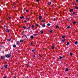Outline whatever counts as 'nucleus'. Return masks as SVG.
Wrapping results in <instances>:
<instances>
[{
    "instance_id": "39448f33",
    "label": "nucleus",
    "mask_w": 78,
    "mask_h": 78,
    "mask_svg": "<svg viewBox=\"0 0 78 78\" xmlns=\"http://www.w3.org/2000/svg\"><path fill=\"white\" fill-rule=\"evenodd\" d=\"M73 24H75V23H76V21H75V20H74V21L73 22Z\"/></svg>"
},
{
    "instance_id": "69168bd1",
    "label": "nucleus",
    "mask_w": 78,
    "mask_h": 78,
    "mask_svg": "<svg viewBox=\"0 0 78 78\" xmlns=\"http://www.w3.org/2000/svg\"><path fill=\"white\" fill-rule=\"evenodd\" d=\"M3 69V67H2V69Z\"/></svg>"
},
{
    "instance_id": "1a4fd4ad",
    "label": "nucleus",
    "mask_w": 78,
    "mask_h": 78,
    "mask_svg": "<svg viewBox=\"0 0 78 78\" xmlns=\"http://www.w3.org/2000/svg\"><path fill=\"white\" fill-rule=\"evenodd\" d=\"M73 11V9H72L70 10L69 11V12H71L72 11Z\"/></svg>"
},
{
    "instance_id": "b1692460",
    "label": "nucleus",
    "mask_w": 78,
    "mask_h": 78,
    "mask_svg": "<svg viewBox=\"0 0 78 78\" xmlns=\"http://www.w3.org/2000/svg\"><path fill=\"white\" fill-rule=\"evenodd\" d=\"M47 25H48V26H50V23H48V24H47Z\"/></svg>"
},
{
    "instance_id": "37998d69",
    "label": "nucleus",
    "mask_w": 78,
    "mask_h": 78,
    "mask_svg": "<svg viewBox=\"0 0 78 78\" xmlns=\"http://www.w3.org/2000/svg\"><path fill=\"white\" fill-rule=\"evenodd\" d=\"M36 26H37H37H38V24H36L35 25Z\"/></svg>"
},
{
    "instance_id": "393cba45",
    "label": "nucleus",
    "mask_w": 78,
    "mask_h": 78,
    "mask_svg": "<svg viewBox=\"0 0 78 78\" xmlns=\"http://www.w3.org/2000/svg\"><path fill=\"white\" fill-rule=\"evenodd\" d=\"M56 28H59V26H56Z\"/></svg>"
},
{
    "instance_id": "ea45409f",
    "label": "nucleus",
    "mask_w": 78,
    "mask_h": 78,
    "mask_svg": "<svg viewBox=\"0 0 78 78\" xmlns=\"http://www.w3.org/2000/svg\"><path fill=\"white\" fill-rule=\"evenodd\" d=\"M43 33H44V31H42L41 32V34H43Z\"/></svg>"
},
{
    "instance_id": "e2e57ef3",
    "label": "nucleus",
    "mask_w": 78,
    "mask_h": 78,
    "mask_svg": "<svg viewBox=\"0 0 78 78\" xmlns=\"http://www.w3.org/2000/svg\"><path fill=\"white\" fill-rule=\"evenodd\" d=\"M6 27V25L4 26V27Z\"/></svg>"
},
{
    "instance_id": "8fccbe9b",
    "label": "nucleus",
    "mask_w": 78,
    "mask_h": 78,
    "mask_svg": "<svg viewBox=\"0 0 78 78\" xmlns=\"http://www.w3.org/2000/svg\"><path fill=\"white\" fill-rule=\"evenodd\" d=\"M35 35H36V36H37V35H38V34H35Z\"/></svg>"
},
{
    "instance_id": "f3484780",
    "label": "nucleus",
    "mask_w": 78,
    "mask_h": 78,
    "mask_svg": "<svg viewBox=\"0 0 78 78\" xmlns=\"http://www.w3.org/2000/svg\"><path fill=\"white\" fill-rule=\"evenodd\" d=\"M70 54L71 56H72L73 55V54L72 53H70Z\"/></svg>"
},
{
    "instance_id": "7c9ffc66",
    "label": "nucleus",
    "mask_w": 78,
    "mask_h": 78,
    "mask_svg": "<svg viewBox=\"0 0 78 78\" xmlns=\"http://www.w3.org/2000/svg\"><path fill=\"white\" fill-rule=\"evenodd\" d=\"M62 59V56H60V57L59 59Z\"/></svg>"
},
{
    "instance_id": "c03bdc74",
    "label": "nucleus",
    "mask_w": 78,
    "mask_h": 78,
    "mask_svg": "<svg viewBox=\"0 0 78 78\" xmlns=\"http://www.w3.org/2000/svg\"><path fill=\"white\" fill-rule=\"evenodd\" d=\"M76 2H78V0H76Z\"/></svg>"
},
{
    "instance_id": "603ef678",
    "label": "nucleus",
    "mask_w": 78,
    "mask_h": 78,
    "mask_svg": "<svg viewBox=\"0 0 78 78\" xmlns=\"http://www.w3.org/2000/svg\"><path fill=\"white\" fill-rule=\"evenodd\" d=\"M73 5H76V3H74L73 4Z\"/></svg>"
},
{
    "instance_id": "4be33fe9",
    "label": "nucleus",
    "mask_w": 78,
    "mask_h": 78,
    "mask_svg": "<svg viewBox=\"0 0 78 78\" xmlns=\"http://www.w3.org/2000/svg\"><path fill=\"white\" fill-rule=\"evenodd\" d=\"M24 36H25V37H26V38H27V36L26 35H24Z\"/></svg>"
},
{
    "instance_id": "6ab92c4d",
    "label": "nucleus",
    "mask_w": 78,
    "mask_h": 78,
    "mask_svg": "<svg viewBox=\"0 0 78 78\" xmlns=\"http://www.w3.org/2000/svg\"><path fill=\"white\" fill-rule=\"evenodd\" d=\"M65 37V36H63L62 37V39H64V38H65V37Z\"/></svg>"
},
{
    "instance_id": "2eb2a0df",
    "label": "nucleus",
    "mask_w": 78,
    "mask_h": 78,
    "mask_svg": "<svg viewBox=\"0 0 78 78\" xmlns=\"http://www.w3.org/2000/svg\"><path fill=\"white\" fill-rule=\"evenodd\" d=\"M74 9H78V7H76H76H75Z\"/></svg>"
},
{
    "instance_id": "a19ab883",
    "label": "nucleus",
    "mask_w": 78,
    "mask_h": 78,
    "mask_svg": "<svg viewBox=\"0 0 78 78\" xmlns=\"http://www.w3.org/2000/svg\"><path fill=\"white\" fill-rule=\"evenodd\" d=\"M1 47H2V48H3V47H4L3 46H2Z\"/></svg>"
},
{
    "instance_id": "aec40b11",
    "label": "nucleus",
    "mask_w": 78,
    "mask_h": 78,
    "mask_svg": "<svg viewBox=\"0 0 78 78\" xmlns=\"http://www.w3.org/2000/svg\"><path fill=\"white\" fill-rule=\"evenodd\" d=\"M20 42H23V40H20Z\"/></svg>"
},
{
    "instance_id": "bb28decb",
    "label": "nucleus",
    "mask_w": 78,
    "mask_h": 78,
    "mask_svg": "<svg viewBox=\"0 0 78 78\" xmlns=\"http://www.w3.org/2000/svg\"><path fill=\"white\" fill-rule=\"evenodd\" d=\"M68 70H69V69H68V68H67L66 69V71H68Z\"/></svg>"
},
{
    "instance_id": "72a5a7b5",
    "label": "nucleus",
    "mask_w": 78,
    "mask_h": 78,
    "mask_svg": "<svg viewBox=\"0 0 78 78\" xmlns=\"http://www.w3.org/2000/svg\"><path fill=\"white\" fill-rule=\"evenodd\" d=\"M49 32L50 33H52V30L50 31Z\"/></svg>"
},
{
    "instance_id": "ddd939ff",
    "label": "nucleus",
    "mask_w": 78,
    "mask_h": 78,
    "mask_svg": "<svg viewBox=\"0 0 78 78\" xmlns=\"http://www.w3.org/2000/svg\"><path fill=\"white\" fill-rule=\"evenodd\" d=\"M42 27H45V24H43L42 25Z\"/></svg>"
},
{
    "instance_id": "f257e3e1",
    "label": "nucleus",
    "mask_w": 78,
    "mask_h": 78,
    "mask_svg": "<svg viewBox=\"0 0 78 78\" xmlns=\"http://www.w3.org/2000/svg\"><path fill=\"white\" fill-rule=\"evenodd\" d=\"M11 56V55L10 54H8L7 55H5V57L8 58H9Z\"/></svg>"
},
{
    "instance_id": "13d9d810",
    "label": "nucleus",
    "mask_w": 78,
    "mask_h": 78,
    "mask_svg": "<svg viewBox=\"0 0 78 78\" xmlns=\"http://www.w3.org/2000/svg\"><path fill=\"white\" fill-rule=\"evenodd\" d=\"M14 78H16V77L14 76Z\"/></svg>"
},
{
    "instance_id": "58836bf2",
    "label": "nucleus",
    "mask_w": 78,
    "mask_h": 78,
    "mask_svg": "<svg viewBox=\"0 0 78 78\" xmlns=\"http://www.w3.org/2000/svg\"><path fill=\"white\" fill-rule=\"evenodd\" d=\"M33 42H31L30 44V45H33Z\"/></svg>"
},
{
    "instance_id": "de8ad7c7",
    "label": "nucleus",
    "mask_w": 78,
    "mask_h": 78,
    "mask_svg": "<svg viewBox=\"0 0 78 78\" xmlns=\"http://www.w3.org/2000/svg\"><path fill=\"white\" fill-rule=\"evenodd\" d=\"M9 19H11V17H9Z\"/></svg>"
},
{
    "instance_id": "79ce46f5",
    "label": "nucleus",
    "mask_w": 78,
    "mask_h": 78,
    "mask_svg": "<svg viewBox=\"0 0 78 78\" xmlns=\"http://www.w3.org/2000/svg\"><path fill=\"white\" fill-rule=\"evenodd\" d=\"M39 0H37V2H39Z\"/></svg>"
},
{
    "instance_id": "3c124183",
    "label": "nucleus",
    "mask_w": 78,
    "mask_h": 78,
    "mask_svg": "<svg viewBox=\"0 0 78 78\" xmlns=\"http://www.w3.org/2000/svg\"><path fill=\"white\" fill-rule=\"evenodd\" d=\"M27 22V21L26 20L24 21V22Z\"/></svg>"
},
{
    "instance_id": "a878e982",
    "label": "nucleus",
    "mask_w": 78,
    "mask_h": 78,
    "mask_svg": "<svg viewBox=\"0 0 78 78\" xmlns=\"http://www.w3.org/2000/svg\"><path fill=\"white\" fill-rule=\"evenodd\" d=\"M34 27H35L34 25L32 26V28H34Z\"/></svg>"
},
{
    "instance_id": "0e129e2a",
    "label": "nucleus",
    "mask_w": 78,
    "mask_h": 78,
    "mask_svg": "<svg viewBox=\"0 0 78 78\" xmlns=\"http://www.w3.org/2000/svg\"><path fill=\"white\" fill-rule=\"evenodd\" d=\"M5 64H7V62H6Z\"/></svg>"
},
{
    "instance_id": "6e6552de",
    "label": "nucleus",
    "mask_w": 78,
    "mask_h": 78,
    "mask_svg": "<svg viewBox=\"0 0 78 78\" xmlns=\"http://www.w3.org/2000/svg\"><path fill=\"white\" fill-rule=\"evenodd\" d=\"M13 47L14 48H16V44H14L13 45Z\"/></svg>"
},
{
    "instance_id": "cd10ccee",
    "label": "nucleus",
    "mask_w": 78,
    "mask_h": 78,
    "mask_svg": "<svg viewBox=\"0 0 78 78\" xmlns=\"http://www.w3.org/2000/svg\"><path fill=\"white\" fill-rule=\"evenodd\" d=\"M75 14H76V12H73V15H75Z\"/></svg>"
},
{
    "instance_id": "a18cd8bd",
    "label": "nucleus",
    "mask_w": 78,
    "mask_h": 78,
    "mask_svg": "<svg viewBox=\"0 0 78 78\" xmlns=\"http://www.w3.org/2000/svg\"><path fill=\"white\" fill-rule=\"evenodd\" d=\"M26 19H27V20L28 19V20H29L30 19V18H27Z\"/></svg>"
},
{
    "instance_id": "c756f323",
    "label": "nucleus",
    "mask_w": 78,
    "mask_h": 78,
    "mask_svg": "<svg viewBox=\"0 0 78 78\" xmlns=\"http://www.w3.org/2000/svg\"><path fill=\"white\" fill-rule=\"evenodd\" d=\"M34 51H35V50L34 49H33L32 50V51L33 52H34Z\"/></svg>"
},
{
    "instance_id": "f704fd0d",
    "label": "nucleus",
    "mask_w": 78,
    "mask_h": 78,
    "mask_svg": "<svg viewBox=\"0 0 78 78\" xmlns=\"http://www.w3.org/2000/svg\"><path fill=\"white\" fill-rule=\"evenodd\" d=\"M3 58V57L1 56V59H2Z\"/></svg>"
},
{
    "instance_id": "5701e85b",
    "label": "nucleus",
    "mask_w": 78,
    "mask_h": 78,
    "mask_svg": "<svg viewBox=\"0 0 78 78\" xmlns=\"http://www.w3.org/2000/svg\"><path fill=\"white\" fill-rule=\"evenodd\" d=\"M26 11L27 12H29V10H26Z\"/></svg>"
},
{
    "instance_id": "f8f14e48",
    "label": "nucleus",
    "mask_w": 78,
    "mask_h": 78,
    "mask_svg": "<svg viewBox=\"0 0 78 78\" xmlns=\"http://www.w3.org/2000/svg\"><path fill=\"white\" fill-rule=\"evenodd\" d=\"M75 44H78V41H76L75 43H74Z\"/></svg>"
},
{
    "instance_id": "423d86ee",
    "label": "nucleus",
    "mask_w": 78,
    "mask_h": 78,
    "mask_svg": "<svg viewBox=\"0 0 78 78\" xmlns=\"http://www.w3.org/2000/svg\"><path fill=\"white\" fill-rule=\"evenodd\" d=\"M30 38L32 39H33V38H34V36H31Z\"/></svg>"
},
{
    "instance_id": "774afa93",
    "label": "nucleus",
    "mask_w": 78,
    "mask_h": 78,
    "mask_svg": "<svg viewBox=\"0 0 78 78\" xmlns=\"http://www.w3.org/2000/svg\"><path fill=\"white\" fill-rule=\"evenodd\" d=\"M1 23V21H0V23Z\"/></svg>"
},
{
    "instance_id": "7ed1b4c3",
    "label": "nucleus",
    "mask_w": 78,
    "mask_h": 78,
    "mask_svg": "<svg viewBox=\"0 0 78 78\" xmlns=\"http://www.w3.org/2000/svg\"><path fill=\"white\" fill-rule=\"evenodd\" d=\"M48 5H51V2H48Z\"/></svg>"
},
{
    "instance_id": "5fc2aeb1",
    "label": "nucleus",
    "mask_w": 78,
    "mask_h": 78,
    "mask_svg": "<svg viewBox=\"0 0 78 78\" xmlns=\"http://www.w3.org/2000/svg\"><path fill=\"white\" fill-rule=\"evenodd\" d=\"M13 3L14 5H16V4L14 2Z\"/></svg>"
},
{
    "instance_id": "2f4dec72",
    "label": "nucleus",
    "mask_w": 78,
    "mask_h": 78,
    "mask_svg": "<svg viewBox=\"0 0 78 78\" xmlns=\"http://www.w3.org/2000/svg\"><path fill=\"white\" fill-rule=\"evenodd\" d=\"M70 28V26H68L67 27V28L69 29V28Z\"/></svg>"
},
{
    "instance_id": "dca6fc26",
    "label": "nucleus",
    "mask_w": 78,
    "mask_h": 78,
    "mask_svg": "<svg viewBox=\"0 0 78 78\" xmlns=\"http://www.w3.org/2000/svg\"><path fill=\"white\" fill-rule=\"evenodd\" d=\"M23 18H24V16H23V17H20V19H23Z\"/></svg>"
},
{
    "instance_id": "052dcab7",
    "label": "nucleus",
    "mask_w": 78,
    "mask_h": 78,
    "mask_svg": "<svg viewBox=\"0 0 78 78\" xmlns=\"http://www.w3.org/2000/svg\"><path fill=\"white\" fill-rule=\"evenodd\" d=\"M23 33H24V31H23Z\"/></svg>"
},
{
    "instance_id": "49530a36",
    "label": "nucleus",
    "mask_w": 78,
    "mask_h": 78,
    "mask_svg": "<svg viewBox=\"0 0 78 78\" xmlns=\"http://www.w3.org/2000/svg\"><path fill=\"white\" fill-rule=\"evenodd\" d=\"M3 42H2V43L0 42L1 44H3Z\"/></svg>"
},
{
    "instance_id": "338daca9",
    "label": "nucleus",
    "mask_w": 78,
    "mask_h": 78,
    "mask_svg": "<svg viewBox=\"0 0 78 78\" xmlns=\"http://www.w3.org/2000/svg\"><path fill=\"white\" fill-rule=\"evenodd\" d=\"M76 23H78V22H76Z\"/></svg>"
},
{
    "instance_id": "0eeeda50",
    "label": "nucleus",
    "mask_w": 78,
    "mask_h": 78,
    "mask_svg": "<svg viewBox=\"0 0 78 78\" xmlns=\"http://www.w3.org/2000/svg\"><path fill=\"white\" fill-rule=\"evenodd\" d=\"M16 44H17L18 45H19L20 44V42L19 41H17L16 42Z\"/></svg>"
},
{
    "instance_id": "c85d7f7f",
    "label": "nucleus",
    "mask_w": 78,
    "mask_h": 78,
    "mask_svg": "<svg viewBox=\"0 0 78 78\" xmlns=\"http://www.w3.org/2000/svg\"><path fill=\"white\" fill-rule=\"evenodd\" d=\"M54 48V46H52V49H53Z\"/></svg>"
},
{
    "instance_id": "c9c22d12",
    "label": "nucleus",
    "mask_w": 78,
    "mask_h": 78,
    "mask_svg": "<svg viewBox=\"0 0 78 78\" xmlns=\"http://www.w3.org/2000/svg\"><path fill=\"white\" fill-rule=\"evenodd\" d=\"M39 55L40 57H42V56L40 54H39Z\"/></svg>"
},
{
    "instance_id": "9d476101",
    "label": "nucleus",
    "mask_w": 78,
    "mask_h": 78,
    "mask_svg": "<svg viewBox=\"0 0 78 78\" xmlns=\"http://www.w3.org/2000/svg\"><path fill=\"white\" fill-rule=\"evenodd\" d=\"M5 69H7V67H8V66L7 65H5Z\"/></svg>"
},
{
    "instance_id": "680f3d73",
    "label": "nucleus",
    "mask_w": 78,
    "mask_h": 78,
    "mask_svg": "<svg viewBox=\"0 0 78 78\" xmlns=\"http://www.w3.org/2000/svg\"><path fill=\"white\" fill-rule=\"evenodd\" d=\"M34 57H35V55H34Z\"/></svg>"
},
{
    "instance_id": "20e7f679",
    "label": "nucleus",
    "mask_w": 78,
    "mask_h": 78,
    "mask_svg": "<svg viewBox=\"0 0 78 78\" xmlns=\"http://www.w3.org/2000/svg\"><path fill=\"white\" fill-rule=\"evenodd\" d=\"M6 32H7L8 33H9V29H7L5 31Z\"/></svg>"
},
{
    "instance_id": "bf43d9fd",
    "label": "nucleus",
    "mask_w": 78,
    "mask_h": 78,
    "mask_svg": "<svg viewBox=\"0 0 78 78\" xmlns=\"http://www.w3.org/2000/svg\"><path fill=\"white\" fill-rule=\"evenodd\" d=\"M27 63H28V64H29V62H27Z\"/></svg>"
},
{
    "instance_id": "9b49d317",
    "label": "nucleus",
    "mask_w": 78,
    "mask_h": 78,
    "mask_svg": "<svg viewBox=\"0 0 78 78\" xmlns=\"http://www.w3.org/2000/svg\"><path fill=\"white\" fill-rule=\"evenodd\" d=\"M69 45V42H67V44H66V45L67 46H68V45Z\"/></svg>"
},
{
    "instance_id": "e433bc0d",
    "label": "nucleus",
    "mask_w": 78,
    "mask_h": 78,
    "mask_svg": "<svg viewBox=\"0 0 78 78\" xmlns=\"http://www.w3.org/2000/svg\"><path fill=\"white\" fill-rule=\"evenodd\" d=\"M30 27H28L27 29H28H28H30Z\"/></svg>"
},
{
    "instance_id": "4468645a",
    "label": "nucleus",
    "mask_w": 78,
    "mask_h": 78,
    "mask_svg": "<svg viewBox=\"0 0 78 78\" xmlns=\"http://www.w3.org/2000/svg\"><path fill=\"white\" fill-rule=\"evenodd\" d=\"M11 38H10V39H7V41H11Z\"/></svg>"
},
{
    "instance_id": "4c0bfd02",
    "label": "nucleus",
    "mask_w": 78,
    "mask_h": 78,
    "mask_svg": "<svg viewBox=\"0 0 78 78\" xmlns=\"http://www.w3.org/2000/svg\"><path fill=\"white\" fill-rule=\"evenodd\" d=\"M27 65H28L27 66V68H28V67H29V65H28V64H27Z\"/></svg>"
},
{
    "instance_id": "473e14b6",
    "label": "nucleus",
    "mask_w": 78,
    "mask_h": 78,
    "mask_svg": "<svg viewBox=\"0 0 78 78\" xmlns=\"http://www.w3.org/2000/svg\"><path fill=\"white\" fill-rule=\"evenodd\" d=\"M56 20V18H55L54 19L53 21H55Z\"/></svg>"
},
{
    "instance_id": "09e8293b",
    "label": "nucleus",
    "mask_w": 78,
    "mask_h": 78,
    "mask_svg": "<svg viewBox=\"0 0 78 78\" xmlns=\"http://www.w3.org/2000/svg\"><path fill=\"white\" fill-rule=\"evenodd\" d=\"M44 21L43 20H42V22H44Z\"/></svg>"
},
{
    "instance_id": "4d7b16f0",
    "label": "nucleus",
    "mask_w": 78,
    "mask_h": 78,
    "mask_svg": "<svg viewBox=\"0 0 78 78\" xmlns=\"http://www.w3.org/2000/svg\"><path fill=\"white\" fill-rule=\"evenodd\" d=\"M16 8V6H14V8Z\"/></svg>"
},
{
    "instance_id": "f03ea898",
    "label": "nucleus",
    "mask_w": 78,
    "mask_h": 78,
    "mask_svg": "<svg viewBox=\"0 0 78 78\" xmlns=\"http://www.w3.org/2000/svg\"><path fill=\"white\" fill-rule=\"evenodd\" d=\"M39 20H41V19H42V17L41 16H39Z\"/></svg>"
},
{
    "instance_id": "864d4df0",
    "label": "nucleus",
    "mask_w": 78,
    "mask_h": 78,
    "mask_svg": "<svg viewBox=\"0 0 78 78\" xmlns=\"http://www.w3.org/2000/svg\"><path fill=\"white\" fill-rule=\"evenodd\" d=\"M4 78H6V77L5 76H4Z\"/></svg>"
},
{
    "instance_id": "6e6d98bb",
    "label": "nucleus",
    "mask_w": 78,
    "mask_h": 78,
    "mask_svg": "<svg viewBox=\"0 0 78 78\" xmlns=\"http://www.w3.org/2000/svg\"><path fill=\"white\" fill-rule=\"evenodd\" d=\"M26 78H28V76H27L26 77Z\"/></svg>"
},
{
    "instance_id": "412c9836",
    "label": "nucleus",
    "mask_w": 78,
    "mask_h": 78,
    "mask_svg": "<svg viewBox=\"0 0 78 78\" xmlns=\"http://www.w3.org/2000/svg\"><path fill=\"white\" fill-rule=\"evenodd\" d=\"M23 28H24V29H26L27 28V27H23Z\"/></svg>"
},
{
    "instance_id": "a211bd4d",
    "label": "nucleus",
    "mask_w": 78,
    "mask_h": 78,
    "mask_svg": "<svg viewBox=\"0 0 78 78\" xmlns=\"http://www.w3.org/2000/svg\"><path fill=\"white\" fill-rule=\"evenodd\" d=\"M66 41V39H64L63 40H62V41L63 42H64V41Z\"/></svg>"
}]
</instances>
